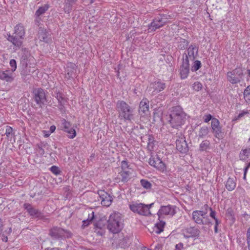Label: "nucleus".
<instances>
[{
    "label": "nucleus",
    "mask_w": 250,
    "mask_h": 250,
    "mask_svg": "<svg viewBox=\"0 0 250 250\" xmlns=\"http://www.w3.org/2000/svg\"><path fill=\"white\" fill-rule=\"evenodd\" d=\"M167 120L171 126L178 128L183 125L186 120V114L179 105L171 108Z\"/></svg>",
    "instance_id": "obj_1"
},
{
    "label": "nucleus",
    "mask_w": 250,
    "mask_h": 250,
    "mask_svg": "<svg viewBox=\"0 0 250 250\" xmlns=\"http://www.w3.org/2000/svg\"><path fill=\"white\" fill-rule=\"evenodd\" d=\"M116 108L119 113V118L125 121L131 122L134 118V111L125 102L119 100L117 102Z\"/></svg>",
    "instance_id": "obj_2"
},
{
    "label": "nucleus",
    "mask_w": 250,
    "mask_h": 250,
    "mask_svg": "<svg viewBox=\"0 0 250 250\" xmlns=\"http://www.w3.org/2000/svg\"><path fill=\"white\" fill-rule=\"evenodd\" d=\"M123 221L121 214L115 212L110 214L107 221V228L109 231L116 234L120 232L123 228Z\"/></svg>",
    "instance_id": "obj_3"
},
{
    "label": "nucleus",
    "mask_w": 250,
    "mask_h": 250,
    "mask_svg": "<svg viewBox=\"0 0 250 250\" xmlns=\"http://www.w3.org/2000/svg\"><path fill=\"white\" fill-rule=\"evenodd\" d=\"M48 235L54 240H64L72 237V233L69 230L54 226L49 229Z\"/></svg>",
    "instance_id": "obj_4"
},
{
    "label": "nucleus",
    "mask_w": 250,
    "mask_h": 250,
    "mask_svg": "<svg viewBox=\"0 0 250 250\" xmlns=\"http://www.w3.org/2000/svg\"><path fill=\"white\" fill-rule=\"evenodd\" d=\"M243 70L241 66L227 73V79L230 83L234 84L240 83L243 80Z\"/></svg>",
    "instance_id": "obj_5"
},
{
    "label": "nucleus",
    "mask_w": 250,
    "mask_h": 250,
    "mask_svg": "<svg viewBox=\"0 0 250 250\" xmlns=\"http://www.w3.org/2000/svg\"><path fill=\"white\" fill-rule=\"evenodd\" d=\"M45 90L42 88H37L33 92V99L40 108H42L47 102Z\"/></svg>",
    "instance_id": "obj_6"
},
{
    "label": "nucleus",
    "mask_w": 250,
    "mask_h": 250,
    "mask_svg": "<svg viewBox=\"0 0 250 250\" xmlns=\"http://www.w3.org/2000/svg\"><path fill=\"white\" fill-rule=\"evenodd\" d=\"M207 211L194 210L192 212V219L199 225H209L211 224L207 216Z\"/></svg>",
    "instance_id": "obj_7"
},
{
    "label": "nucleus",
    "mask_w": 250,
    "mask_h": 250,
    "mask_svg": "<svg viewBox=\"0 0 250 250\" xmlns=\"http://www.w3.org/2000/svg\"><path fill=\"white\" fill-rule=\"evenodd\" d=\"M176 149L181 153H186L188 151V146L185 137L180 132L176 134Z\"/></svg>",
    "instance_id": "obj_8"
},
{
    "label": "nucleus",
    "mask_w": 250,
    "mask_h": 250,
    "mask_svg": "<svg viewBox=\"0 0 250 250\" xmlns=\"http://www.w3.org/2000/svg\"><path fill=\"white\" fill-rule=\"evenodd\" d=\"M148 163L151 166L153 167L160 171H164L166 169L165 164L157 155H154L152 152L149 159Z\"/></svg>",
    "instance_id": "obj_9"
},
{
    "label": "nucleus",
    "mask_w": 250,
    "mask_h": 250,
    "mask_svg": "<svg viewBox=\"0 0 250 250\" xmlns=\"http://www.w3.org/2000/svg\"><path fill=\"white\" fill-rule=\"evenodd\" d=\"M60 128L62 130L68 134V137L70 139H73L76 136V132L72 127L71 124L65 119L61 120Z\"/></svg>",
    "instance_id": "obj_10"
},
{
    "label": "nucleus",
    "mask_w": 250,
    "mask_h": 250,
    "mask_svg": "<svg viewBox=\"0 0 250 250\" xmlns=\"http://www.w3.org/2000/svg\"><path fill=\"white\" fill-rule=\"evenodd\" d=\"M97 193L102 206L108 207L111 204L113 198L109 193L104 190H99Z\"/></svg>",
    "instance_id": "obj_11"
},
{
    "label": "nucleus",
    "mask_w": 250,
    "mask_h": 250,
    "mask_svg": "<svg viewBox=\"0 0 250 250\" xmlns=\"http://www.w3.org/2000/svg\"><path fill=\"white\" fill-rule=\"evenodd\" d=\"M129 208L134 213H137L141 215L147 216V208L144 206V204L132 202L129 205Z\"/></svg>",
    "instance_id": "obj_12"
},
{
    "label": "nucleus",
    "mask_w": 250,
    "mask_h": 250,
    "mask_svg": "<svg viewBox=\"0 0 250 250\" xmlns=\"http://www.w3.org/2000/svg\"><path fill=\"white\" fill-rule=\"evenodd\" d=\"M176 206H172L170 205L161 206L157 213L159 219H160L161 216L163 215H169L171 216H173L176 213Z\"/></svg>",
    "instance_id": "obj_13"
},
{
    "label": "nucleus",
    "mask_w": 250,
    "mask_h": 250,
    "mask_svg": "<svg viewBox=\"0 0 250 250\" xmlns=\"http://www.w3.org/2000/svg\"><path fill=\"white\" fill-rule=\"evenodd\" d=\"M23 208L32 218H41L43 216V213L39 209L33 207L29 203H24Z\"/></svg>",
    "instance_id": "obj_14"
},
{
    "label": "nucleus",
    "mask_w": 250,
    "mask_h": 250,
    "mask_svg": "<svg viewBox=\"0 0 250 250\" xmlns=\"http://www.w3.org/2000/svg\"><path fill=\"white\" fill-rule=\"evenodd\" d=\"M166 88V83L160 80H158L151 83L149 86V90H152V94H156L163 91Z\"/></svg>",
    "instance_id": "obj_15"
},
{
    "label": "nucleus",
    "mask_w": 250,
    "mask_h": 250,
    "mask_svg": "<svg viewBox=\"0 0 250 250\" xmlns=\"http://www.w3.org/2000/svg\"><path fill=\"white\" fill-rule=\"evenodd\" d=\"M200 233L199 229L196 227H189L183 230L185 238L198 237Z\"/></svg>",
    "instance_id": "obj_16"
},
{
    "label": "nucleus",
    "mask_w": 250,
    "mask_h": 250,
    "mask_svg": "<svg viewBox=\"0 0 250 250\" xmlns=\"http://www.w3.org/2000/svg\"><path fill=\"white\" fill-rule=\"evenodd\" d=\"M149 110V101L146 98H144L140 103L139 113L141 116L147 114Z\"/></svg>",
    "instance_id": "obj_17"
},
{
    "label": "nucleus",
    "mask_w": 250,
    "mask_h": 250,
    "mask_svg": "<svg viewBox=\"0 0 250 250\" xmlns=\"http://www.w3.org/2000/svg\"><path fill=\"white\" fill-rule=\"evenodd\" d=\"M65 78L68 80L73 79L76 77V67L75 64L73 63H68L66 69Z\"/></svg>",
    "instance_id": "obj_18"
},
{
    "label": "nucleus",
    "mask_w": 250,
    "mask_h": 250,
    "mask_svg": "<svg viewBox=\"0 0 250 250\" xmlns=\"http://www.w3.org/2000/svg\"><path fill=\"white\" fill-rule=\"evenodd\" d=\"M7 40L11 42L14 46L20 48L22 44L23 39L16 35H11L10 33L7 34Z\"/></svg>",
    "instance_id": "obj_19"
},
{
    "label": "nucleus",
    "mask_w": 250,
    "mask_h": 250,
    "mask_svg": "<svg viewBox=\"0 0 250 250\" xmlns=\"http://www.w3.org/2000/svg\"><path fill=\"white\" fill-rule=\"evenodd\" d=\"M0 79L8 83H11L14 80L13 74L9 70L0 71Z\"/></svg>",
    "instance_id": "obj_20"
},
{
    "label": "nucleus",
    "mask_w": 250,
    "mask_h": 250,
    "mask_svg": "<svg viewBox=\"0 0 250 250\" xmlns=\"http://www.w3.org/2000/svg\"><path fill=\"white\" fill-rule=\"evenodd\" d=\"M119 174L120 177H117L115 179L118 182L121 181L123 183L127 182L130 179V172L129 171L121 170Z\"/></svg>",
    "instance_id": "obj_21"
},
{
    "label": "nucleus",
    "mask_w": 250,
    "mask_h": 250,
    "mask_svg": "<svg viewBox=\"0 0 250 250\" xmlns=\"http://www.w3.org/2000/svg\"><path fill=\"white\" fill-rule=\"evenodd\" d=\"M164 25L160 22V21L155 18L153 21L148 25L149 32H153L156 31L157 29L163 27Z\"/></svg>",
    "instance_id": "obj_22"
},
{
    "label": "nucleus",
    "mask_w": 250,
    "mask_h": 250,
    "mask_svg": "<svg viewBox=\"0 0 250 250\" xmlns=\"http://www.w3.org/2000/svg\"><path fill=\"white\" fill-rule=\"evenodd\" d=\"M48 148V145L44 142H41L37 144L36 150L40 156H43L45 153V149Z\"/></svg>",
    "instance_id": "obj_23"
},
{
    "label": "nucleus",
    "mask_w": 250,
    "mask_h": 250,
    "mask_svg": "<svg viewBox=\"0 0 250 250\" xmlns=\"http://www.w3.org/2000/svg\"><path fill=\"white\" fill-rule=\"evenodd\" d=\"M25 32L23 25L21 23H19L14 27V34L16 36L24 38Z\"/></svg>",
    "instance_id": "obj_24"
},
{
    "label": "nucleus",
    "mask_w": 250,
    "mask_h": 250,
    "mask_svg": "<svg viewBox=\"0 0 250 250\" xmlns=\"http://www.w3.org/2000/svg\"><path fill=\"white\" fill-rule=\"evenodd\" d=\"M188 55L193 60H194L198 52V48L195 45L191 44L188 48Z\"/></svg>",
    "instance_id": "obj_25"
},
{
    "label": "nucleus",
    "mask_w": 250,
    "mask_h": 250,
    "mask_svg": "<svg viewBox=\"0 0 250 250\" xmlns=\"http://www.w3.org/2000/svg\"><path fill=\"white\" fill-rule=\"evenodd\" d=\"M236 177H229L226 182L225 187L226 188L229 190V191H232L236 187Z\"/></svg>",
    "instance_id": "obj_26"
},
{
    "label": "nucleus",
    "mask_w": 250,
    "mask_h": 250,
    "mask_svg": "<svg viewBox=\"0 0 250 250\" xmlns=\"http://www.w3.org/2000/svg\"><path fill=\"white\" fill-rule=\"evenodd\" d=\"M146 137L147 138V148L148 151H153L154 150V147L156 144V141L152 135H147Z\"/></svg>",
    "instance_id": "obj_27"
},
{
    "label": "nucleus",
    "mask_w": 250,
    "mask_h": 250,
    "mask_svg": "<svg viewBox=\"0 0 250 250\" xmlns=\"http://www.w3.org/2000/svg\"><path fill=\"white\" fill-rule=\"evenodd\" d=\"M78 0H65L64 10L65 13H70L72 10L73 5Z\"/></svg>",
    "instance_id": "obj_28"
},
{
    "label": "nucleus",
    "mask_w": 250,
    "mask_h": 250,
    "mask_svg": "<svg viewBox=\"0 0 250 250\" xmlns=\"http://www.w3.org/2000/svg\"><path fill=\"white\" fill-rule=\"evenodd\" d=\"M38 38L41 42H47V32L45 29L39 28L38 31Z\"/></svg>",
    "instance_id": "obj_29"
},
{
    "label": "nucleus",
    "mask_w": 250,
    "mask_h": 250,
    "mask_svg": "<svg viewBox=\"0 0 250 250\" xmlns=\"http://www.w3.org/2000/svg\"><path fill=\"white\" fill-rule=\"evenodd\" d=\"M179 70L181 78L182 79H185L188 76L189 66L181 65Z\"/></svg>",
    "instance_id": "obj_30"
},
{
    "label": "nucleus",
    "mask_w": 250,
    "mask_h": 250,
    "mask_svg": "<svg viewBox=\"0 0 250 250\" xmlns=\"http://www.w3.org/2000/svg\"><path fill=\"white\" fill-rule=\"evenodd\" d=\"M49 5L45 4L44 5L40 7L35 13V17L36 18L44 14L49 9Z\"/></svg>",
    "instance_id": "obj_31"
},
{
    "label": "nucleus",
    "mask_w": 250,
    "mask_h": 250,
    "mask_svg": "<svg viewBox=\"0 0 250 250\" xmlns=\"http://www.w3.org/2000/svg\"><path fill=\"white\" fill-rule=\"evenodd\" d=\"M53 96L57 99L58 103L67 102V99L65 98L64 95L58 89L54 91V94Z\"/></svg>",
    "instance_id": "obj_32"
},
{
    "label": "nucleus",
    "mask_w": 250,
    "mask_h": 250,
    "mask_svg": "<svg viewBox=\"0 0 250 250\" xmlns=\"http://www.w3.org/2000/svg\"><path fill=\"white\" fill-rule=\"evenodd\" d=\"M164 25L168 22L171 19V16L167 14H160L156 17Z\"/></svg>",
    "instance_id": "obj_33"
},
{
    "label": "nucleus",
    "mask_w": 250,
    "mask_h": 250,
    "mask_svg": "<svg viewBox=\"0 0 250 250\" xmlns=\"http://www.w3.org/2000/svg\"><path fill=\"white\" fill-rule=\"evenodd\" d=\"M189 42L186 39L180 38L178 41L177 47L180 50H184L187 47Z\"/></svg>",
    "instance_id": "obj_34"
},
{
    "label": "nucleus",
    "mask_w": 250,
    "mask_h": 250,
    "mask_svg": "<svg viewBox=\"0 0 250 250\" xmlns=\"http://www.w3.org/2000/svg\"><path fill=\"white\" fill-rule=\"evenodd\" d=\"M209 130V128L206 126L201 127L199 131V134L198 135L199 138H204L208 134Z\"/></svg>",
    "instance_id": "obj_35"
},
{
    "label": "nucleus",
    "mask_w": 250,
    "mask_h": 250,
    "mask_svg": "<svg viewBox=\"0 0 250 250\" xmlns=\"http://www.w3.org/2000/svg\"><path fill=\"white\" fill-rule=\"evenodd\" d=\"M165 222L159 220V222L156 223L155 225V231L156 233L159 234L163 231Z\"/></svg>",
    "instance_id": "obj_36"
},
{
    "label": "nucleus",
    "mask_w": 250,
    "mask_h": 250,
    "mask_svg": "<svg viewBox=\"0 0 250 250\" xmlns=\"http://www.w3.org/2000/svg\"><path fill=\"white\" fill-rule=\"evenodd\" d=\"M210 142L208 140H205L203 141L199 145V150L200 151H206L209 148Z\"/></svg>",
    "instance_id": "obj_37"
},
{
    "label": "nucleus",
    "mask_w": 250,
    "mask_h": 250,
    "mask_svg": "<svg viewBox=\"0 0 250 250\" xmlns=\"http://www.w3.org/2000/svg\"><path fill=\"white\" fill-rule=\"evenodd\" d=\"M212 132L214 137L219 140H221L224 137V134L222 132V128L221 126L218 128H215L214 130H212Z\"/></svg>",
    "instance_id": "obj_38"
},
{
    "label": "nucleus",
    "mask_w": 250,
    "mask_h": 250,
    "mask_svg": "<svg viewBox=\"0 0 250 250\" xmlns=\"http://www.w3.org/2000/svg\"><path fill=\"white\" fill-rule=\"evenodd\" d=\"M94 218V212L92 211L91 214H89L88 217L87 219L84 220L83 221V225L82 227L84 229L86 227H87L89 223L92 222V221Z\"/></svg>",
    "instance_id": "obj_39"
},
{
    "label": "nucleus",
    "mask_w": 250,
    "mask_h": 250,
    "mask_svg": "<svg viewBox=\"0 0 250 250\" xmlns=\"http://www.w3.org/2000/svg\"><path fill=\"white\" fill-rule=\"evenodd\" d=\"M163 111L160 108H155L153 112V117L155 120H161Z\"/></svg>",
    "instance_id": "obj_40"
},
{
    "label": "nucleus",
    "mask_w": 250,
    "mask_h": 250,
    "mask_svg": "<svg viewBox=\"0 0 250 250\" xmlns=\"http://www.w3.org/2000/svg\"><path fill=\"white\" fill-rule=\"evenodd\" d=\"M240 159L242 161H246L249 158L248 149H242L239 154Z\"/></svg>",
    "instance_id": "obj_41"
},
{
    "label": "nucleus",
    "mask_w": 250,
    "mask_h": 250,
    "mask_svg": "<svg viewBox=\"0 0 250 250\" xmlns=\"http://www.w3.org/2000/svg\"><path fill=\"white\" fill-rule=\"evenodd\" d=\"M30 67L28 65L21 66V75L22 76H26L30 74Z\"/></svg>",
    "instance_id": "obj_42"
},
{
    "label": "nucleus",
    "mask_w": 250,
    "mask_h": 250,
    "mask_svg": "<svg viewBox=\"0 0 250 250\" xmlns=\"http://www.w3.org/2000/svg\"><path fill=\"white\" fill-rule=\"evenodd\" d=\"M141 186L146 189H150L152 184L147 180L142 179L140 181Z\"/></svg>",
    "instance_id": "obj_43"
},
{
    "label": "nucleus",
    "mask_w": 250,
    "mask_h": 250,
    "mask_svg": "<svg viewBox=\"0 0 250 250\" xmlns=\"http://www.w3.org/2000/svg\"><path fill=\"white\" fill-rule=\"evenodd\" d=\"M201 67V63L200 61H195L193 65L191 67V71L195 72L199 70Z\"/></svg>",
    "instance_id": "obj_44"
},
{
    "label": "nucleus",
    "mask_w": 250,
    "mask_h": 250,
    "mask_svg": "<svg viewBox=\"0 0 250 250\" xmlns=\"http://www.w3.org/2000/svg\"><path fill=\"white\" fill-rule=\"evenodd\" d=\"M95 231H97L98 229H102L104 227V224L102 220H99L94 224Z\"/></svg>",
    "instance_id": "obj_45"
},
{
    "label": "nucleus",
    "mask_w": 250,
    "mask_h": 250,
    "mask_svg": "<svg viewBox=\"0 0 250 250\" xmlns=\"http://www.w3.org/2000/svg\"><path fill=\"white\" fill-rule=\"evenodd\" d=\"M226 215L229 218V219H231L233 221H234L235 220L234 212L231 208H228L226 211Z\"/></svg>",
    "instance_id": "obj_46"
},
{
    "label": "nucleus",
    "mask_w": 250,
    "mask_h": 250,
    "mask_svg": "<svg viewBox=\"0 0 250 250\" xmlns=\"http://www.w3.org/2000/svg\"><path fill=\"white\" fill-rule=\"evenodd\" d=\"M211 126L212 130H214L215 128L220 127L219 120L216 118H213L211 121Z\"/></svg>",
    "instance_id": "obj_47"
},
{
    "label": "nucleus",
    "mask_w": 250,
    "mask_h": 250,
    "mask_svg": "<svg viewBox=\"0 0 250 250\" xmlns=\"http://www.w3.org/2000/svg\"><path fill=\"white\" fill-rule=\"evenodd\" d=\"M12 134H14L12 127L9 125H6L5 135L7 138H9Z\"/></svg>",
    "instance_id": "obj_48"
},
{
    "label": "nucleus",
    "mask_w": 250,
    "mask_h": 250,
    "mask_svg": "<svg viewBox=\"0 0 250 250\" xmlns=\"http://www.w3.org/2000/svg\"><path fill=\"white\" fill-rule=\"evenodd\" d=\"M66 102L58 103V108L62 114L65 113L66 109L64 107V104Z\"/></svg>",
    "instance_id": "obj_49"
},
{
    "label": "nucleus",
    "mask_w": 250,
    "mask_h": 250,
    "mask_svg": "<svg viewBox=\"0 0 250 250\" xmlns=\"http://www.w3.org/2000/svg\"><path fill=\"white\" fill-rule=\"evenodd\" d=\"M183 62H182V65L189 66V60H188L189 56H188V55L186 53H184L183 54Z\"/></svg>",
    "instance_id": "obj_50"
},
{
    "label": "nucleus",
    "mask_w": 250,
    "mask_h": 250,
    "mask_svg": "<svg viewBox=\"0 0 250 250\" xmlns=\"http://www.w3.org/2000/svg\"><path fill=\"white\" fill-rule=\"evenodd\" d=\"M21 66L28 65V57L27 55H22L21 59Z\"/></svg>",
    "instance_id": "obj_51"
},
{
    "label": "nucleus",
    "mask_w": 250,
    "mask_h": 250,
    "mask_svg": "<svg viewBox=\"0 0 250 250\" xmlns=\"http://www.w3.org/2000/svg\"><path fill=\"white\" fill-rule=\"evenodd\" d=\"M202 84L199 82H196L194 83L193 85V88L194 90L197 91H199L202 88Z\"/></svg>",
    "instance_id": "obj_52"
},
{
    "label": "nucleus",
    "mask_w": 250,
    "mask_h": 250,
    "mask_svg": "<svg viewBox=\"0 0 250 250\" xmlns=\"http://www.w3.org/2000/svg\"><path fill=\"white\" fill-rule=\"evenodd\" d=\"M50 171L55 175H57L60 174L61 173V170L59 169V167L55 166H53L50 168Z\"/></svg>",
    "instance_id": "obj_53"
},
{
    "label": "nucleus",
    "mask_w": 250,
    "mask_h": 250,
    "mask_svg": "<svg viewBox=\"0 0 250 250\" xmlns=\"http://www.w3.org/2000/svg\"><path fill=\"white\" fill-rule=\"evenodd\" d=\"M10 65L11 67L12 73L14 72L17 68L16 61L14 59H12L10 61Z\"/></svg>",
    "instance_id": "obj_54"
},
{
    "label": "nucleus",
    "mask_w": 250,
    "mask_h": 250,
    "mask_svg": "<svg viewBox=\"0 0 250 250\" xmlns=\"http://www.w3.org/2000/svg\"><path fill=\"white\" fill-rule=\"evenodd\" d=\"M243 94L246 101L247 103H250V92H248V89H245Z\"/></svg>",
    "instance_id": "obj_55"
},
{
    "label": "nucleus",
    "mask_w": 250,
    "mask_h": 250,
    "mask_svg": "<svg viewBox=\"0 0 250 250\" xmlns=\"http://www.w3.org/2000/svg\"><path fill=\"white\" fill-rule=\"evenodd\" d=\"M129 167V165L126 160H123L121 162V168L122 170H125V169Z\"/></svg>",
    "instance_id": "obj_56"
},
{
    "label": "nucleus",
    "mask_w": 250,
    "mask_h": 250,
    "mask_svg": "<svg viewBox=\"0 0 250 250\" xmlns=\"http://www.w3.org/2000/svg\"><path fill=\"white\" fill-rule=\"evenodd\" d=\"M247 240L248 249L250 250V228L248 229L247 232Z\"/></svg>",
    "instance_id": "obj_57"
},
{
    "label": "nucleus",
    "mask_w": 250,
    "mask_h": 250,
    "mask_svg": "<svg viewBox=\"0 0 250 250\" xmlns=\"http://www.w3.org/2000/svg\"><path fill=\"white\" fill-rule=\"evenodd\" d=\"M213 117L211 114L205 115L204 117V122L205 123H208L209 121L213 119Z\"/></svg>",
    "instance_id": "obj_58"
},
{
    "label": "nucleus",
    "mask_w": 250,
    "mask_h": 250,
    "mask_svg": "<svg viewBox=\"0 0 250 250\" xmlns=\"http://www.w3.org/2000/svg\"><path fill=\"white\" fill-rule=\"evenodd\" d=\"M153 204H154V203H151V204H149V205L144 204V206L145 207H146V208H147V211H147V212H146V215L147 216L151 215V213H150V211L149 209L152 207Z\"/></svg>",
    "instance_id": "obj_59"
},
{
    "label": "nucleus",
    "mask_w": 250,
    "mask_h": 250,
    "mask_svg": "<svg viewBox=\"0 0 250 250\" xmlns=\"http://www.w3.org/2000/svg\"><path fill=\"white\" fill-rule=\"evenodd\" d=\"M249 113L247 110H243L238 115L237 118L240 119L243 117L245 115L249 114Z\"/></svg>",
    "instance_id": "obj_60"
},
{
    "label": "nucleus",
    "mask_w": 250,
    "mask_h": 250,
    "mask_svg": "<svg viewBox=\"0 0 250 250\" xmlns=\"http://www.w3.org/2000/svg\"><path fill=\"white\" fill-rule=\"evenodd\" d=\"M209 210L210 211V216L213 219H214L215 218H216V217H215V215H216V212L214 210H213L212 208H209Z\"/></svg>",
    "instance_id": "obj_61"
},
{
    "label": "nucleus",
    "mask_w": 250,
    "mask_h": 250,
    "mask_svg": "<svg viewBox=\"0 0 250 250\" xmlns=\"http://www.w3.org/2000/svg\"><path fill=\"white\" fill-rule=\"evenodd\" d=\"M176 250H181L183 248V244L182 243H179L175 246Z\"/></svg>",
    "instance_id": "obj_62"
},
{
    "label": "nucleus",
    "mask_w": 250,
    "mask_h": 250,
    "mask_svg": "<svg viewBox=\"0 0 250 250\" xmlns=\"http://www.w3.org/2000/svg\"><path fill=\"white\" fill-rule=\"evenodd\" d=\"M56 129V126L54 125H52L50 127L49 131L50 133H53Z\"/></svg>",
    "instance_id": "obj_63"
},
{
    "label": "nucleus",
    "mask_w": 250,
    "mask_h": 250,
    "mask_svg": "<svg viewBox=\"0 0 250 250\" xmlns=\"http://www.w3.org/2000/svg\"><path fill=\"white\" fill-rule=\"evenodd\" d=\"M2 240L3 242H6L8 241V238L7 236H5L4 234L2 235Z\"/></svg>",
    "instance_id": "obj_64"
}]
</instances>
